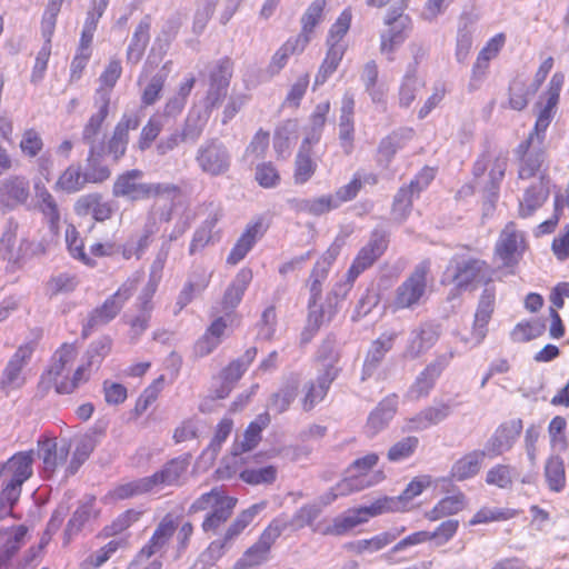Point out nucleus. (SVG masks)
Wrapping results in <instances>:
<instances>
[{
    "instance_id": "33",
    "label": "nucleus",
    "mask_w": 569,
    "mask_h": 569,
    "mask_svg": "<svg viewBox=\"0 0 569 569\" xmlns=\"http://www.w3.org/2000/svg\"><path fill=\"white\" fill-rule=\"evenodd\" d=\"M397 410V401L395 398L381 401L378 407L370 413L367 421V433L375 437L385 429L393 418Z\"/></svg>"
},
{
    "instance_id": "57",
    "label": "nucleus",
    "mask_w": 569,
    "mask_h": 569,
    "mask_svg": "<svg viewBox=\"0 0 569 569\" xmlns=\"http://www.w3.org/2000/svg\"><path fill=\"white\" fill-rule=\"evenodd\" d=\"M122 66L119 59H111L106 66L103 72L99 77L100 86L96 91H103L108 93L109 100H111L112 90L121 77Z\"/></svg>"
},
{
    "instance_id": "35",
    "label": "nucleus",
    "mask_w": 569,
    "mask_h": 569,
    "mask_svg": "<svg viewBox=\"0 0 569 569\" xmlns=\"http://www.w3.org/2000/svg\"><path fill=\"white\" fill-rule=\"evenodd\" d=\"M289 203L296 211L312 216H321L338 208L332 194H325L311 199L295 198L289 200Z\"/></svg>"
},
{
    "instance_id": "47",
    "label": "nucleus",
    "mask_w": 569,
    "mask_h": 569,
    "mask_svg": "<svg viewBox=\"0 0 569 569\" xmlns=\"http://www.w3.org/2000/svg\"><path fill=\"white\" fill-rule=\"evenodd\" d=\"M465 496L462 493L448 496L441 499L432 510L427 513V518L431 521L455 515L465 508Z\"/></svg>"
},
{
    "instance_id": "21",
    "label": "nucleus",
    "mask_w": 569,
    "mask_h": 569,
    "mask_svg": "<svg viewBox=\"0 0 569 569\" xmlns=\"http://www.w3.org/2000/svg\"><path fill=\"white\" fill-rule=\"evenodd\" d=\"M395 338V333H382L371 343L362 367V381H366L376 375L385 356L392 349Z\"/></svg>"
},
{
    "instance_id": "43",
    "label": "nucleus",
    "mask_w": 569,
    "mask_h": 569,
    "mask_svg": "<svg viewBox=\"0 0 569 569\" xmlns=\"http://www.w3.org/2000/svg\"><path fill=\"white\" fill-rule=\"evenodd\" d=\"M371 483L372 482L370 481L365 482L363 479H360L359 477L345 478L329 492L321 496L317 503L322 508L333 502L339 496H347L351 492L362 490L370 487Z\"/></svg>"
},
{
    "instance_id": "53",
    "label": "nucleus",
    "mask_w": 569,
    "mask_h": 569,
    "mask_svg": "<svg viewBox=\"0 0 569 569\" xmlns=\"http://www.w3.org/2000/svg\"><path fill=\"white\" fill-rule=\"evenodd\" d=\"M170 64L171 62H166L158 73H156L148 86L144 88L142 93V103L144 106H151L153 104L162 91L164 81L170 72Z\"/></svg>"
},
{
    "instance_id": "39",
    "label": "nucleus",
    "mask_w": 569,
    "mask_h": 569,
    "mask_svg": "<svg viewBox=\"0 0 569 569\" xmlns=\"http://www.w3.org/2000/svg\"><path fill=\"white\" fill-rule=\"evenodd\" d=\"M548 187L542 180L532 184L525 192L523 200L520 202L519 213L522 218L531 216L548 198Z\"/></svg>"
},
{
    "instance_id": "52",
    "label": "nucleus",
    "mask_w": 569,
    "mask_h": 569,
    "mask_svg": "<svg viewBox=\"0 0 569 569\" xmlns=\"http://www.w3.org/2000/svg\"><path fill=\"white\" fill-rule=\"evenodd\" d=\"M164 127V119L160 114H153L143 126L138 140V148L144 151L151 147Z\"/></svg>"
},
{
    "instance_id": "54",
    "label": "nucleus",
    "mask_w": 569,
    "mask_h": 569,
    "mask_svg": "<svg viewBox=\"0 0 569 569\" xmlns=\"http://www.w3.org/2000/svg\"><path fill=\"white\" fill-rule=\"evenodd\" d=\"M439 377L433 375L428 369H423L416 378L413 383L408 390L407 396L411 400H418L420 398L427 397L430 391L433 389L436 381Z\"/></svg>"
},
{
    "instance_id": "4",
    "label": "nucleus",
    "mask_w": 569,
    "mask_h": 569,
    "mask_svg": "<svg viewBox=\"0 0 569 569\" xmlns=\"http://www.w3.org/2000/svg\"><path fill=\"white\" fill-rule=\"evenodd\" d=\"M400 7L392 9L386 17L388 30L381 34L380 52L392 61L393 52L405 42L411 28V19L403 14L407 7L406 0H399Z\"/></svg>"
},
{
    "instance_id": "42",
    "label": "nucleus",
    "mask_w": 569,
    "mask_h": 569,
    "mask_svg": "<svg viewBox=\"0 0 569 569\" xmlns=\"http://www.w3.org/2000/svg\"><path fill=\"white\" fill-rule=\"evenodd\" d=\"M517 153L521 159V164L519 168V178L529 179L533 177L540 169L545 159V152L542 150V147L533 144L527 151H520L518 147Z\"/></svg>"
},
{
    "instance_id": "63",
    "label": "nucleus",
    "mask_w": 569,
    "mask_h": 569,
    "mask_svg": "<svg viewBox=\"0 0 569 569\" xmlns=\"http://www.w3.org/2000/svg\"><path fill=\"white\" fill-rule=\"evenodd\" d=\"M421 87V82L416 77V73H411V70H407L403 77L402 83L399 90V103L401 107H409L416 99V93Z\"/></svg>"
},
{
    "instance_id": "5",
    "label": "nucleus",
    "mask_w": 569,
    "mask_h": 569,
    "mask_svg": "<svg viewBox=\"0 0 569 569\" xmlns=\"http://www.w3.org/2000/svg\"><path fill=\"white\" fill-rule=\"evenodd\" d=\"M448 274L460 289L489 280V270L485 261L465 256H455L448 266Z\"/></svg>"
},
{
    "instance_id": "7",
    "label": "nucleus",
    "mask_w": 569,
    "mask_h": 569,
    "mask_svg": "<svg viewBox=\"0 0 569 569\" xmlns=\"http://www.w3.org/2000/svg\"><path fill=\"white\" fill-rule=\"evenodd\" d=\"M196 161L204 173L220 176L229 170L231 154L222 141L212 138L200 144L197 150Z\"/></svg>"
},
{
    "instance_id": "29",
    "label": "nucleus",
    "mask_w": 569,
    "mask_h": 569,
    "mask_svg": "<svg viewBox=\"0 0 569 569\" xmlns=\"http://www.w3.org/2000/svg\"><path fill=\"white\" fill-rule=\"evenodd\" d=\"M486 452L473 450L458 459L451 467L450 475L457 481L475 477L481 469Z\"/></svg>"
},
{
    "instance_id": "34",
    "label": "nucleus",
    "mask_w": 569,
    "mask_h": 569,
    "mask_svg": "<svg viewBox=\"0 0 569 569\" xmlns=\"http://www.w3.org/2000/svg\"><path fill=\"white\" fill-rule=\"evenodd\" d=\"M450 413L451 408L447 403L428 407L409 420V429L415 431L425 430L443 421Z\"/></svg>"
},
{
    "instance_id": "13",
    "label": "nucleus",
    "mask_w": 569,
    "mask_h": 569,
    "mask_svg": "<svg viewBox=\"0 0 569 569\" xmlns=\"http://www.w3.org/2000/svg\"><path fill=\"white\" fill-rule=\"evenodd\" d=\"M176 530L172 520L163 519L154 530L149 543L144 546L137 558L129 565L128 569H160V562L152 561L140 568L152 555L160 550L172 537Z\"/></svg>"
},
{
    "instance_id": "36",
    "label": "nucleus",
    "mask_w": 569,
    "mask_h": 569,
    "mask_svg": "<svg viewBox=\"0 0 569 569\" xmlns=\"http://www.w3.org/2000/svg\"><path fill=\"white\" fill-rule=\"evenodd\" d=\"M298 122L287 120L274 132L273 148L279 158H287L290 154L292 144L298 139Z\"/></svg>"
},
{
    "instance_id": "15",
    "label": "nucleus",
    "mask_w": 569,
    "mask_h": 569,
    "mask_svg": "<svg viewBox=\"0 0 569 569\" xmlns=\"http://www.w3.org/2000/svg\"><path fill=\"white\" fill-rule=\"evenodd\" d=\"M522 430L521 420H511L500 425L485 445L486 456L493 458L509 451Z\"/></svg>"
},
{
    "instance_id": "20",
    "label": "nucleus",
    "mask_w": 569,
    "mask_h": 569,
    "mask_svg": "<svg viewBox=\"0 0 569 569\" xmlns=\"http://www.w3.org/2000/svg\"><path fill=\"white\" fill-rule=\"evenodd\" d=\"M32 351L33 349L31 346H21L11 357L3 370L0 381L3 390L17 389L23 385L24 378L22 376V368L30 359Z\"/></svg>"
},
{
    "instance_id": "37",
    "label": "nucleus",
    "mask_w": 569,
    "mask_h": 569,
    "mask_svg": "<svg viewBox=\"0 0 569 569\" xmlns=\"http://www.w3.org/2000/svg\"><path fill=\"white\" fill-rule=\"evenodd\" d=\"M237 505V499L229 496H223L216 505L211 508V511L208 512L207 517L202 522V529L204 531L216 530L220 525L226 522L228 518L231 516L234 507Z\"/></svg>"
},
{
    "instance_id": "19",
    "label": "nucleus",
    "mask_w": 569,
    "mask_h": 569,
    "mask_svg": "<svg viewBox=\"0 0 569 569\" xmlns=\"http://www.w3.org/2000/svg\"><path fill=\"white\" fill-rule=\"evenodd\" d=\"M264 232L266 227L261 218L250 222L227 257V263L232 266L238 264L244 259Z\"/></svg>"
},
{
    "instance_id": "22",
    "label": "nucleus",
    "mask_w": 569,
    "mask_h": 569,
    "mask_svg": "<svg viewBox=\"0 0 569 569\" xmlns=\"http://www.w3.org/2000/svg\"><path fill=\"white\" fill-rule=\"evenodd\" d=\"M496 293L492 288L487 287L479 300L475 315L472 328V346H478L487 333V325L491 318L495 308Z\"/></svg>"
},
{
    "instance_id": "9",
    "label": "nucleus",
    "mask_w": 569,
    "mask_h": 569,
    "mask_svg": "<svg viewBox=\"0 0 569 569\" xmlns=\"http://www.w3.org/2000/svg\"><path fill=\"white\" fill-rule=\"evenodd\" d=\"M526 250L525 236L513 222H509L500 232L496 243L495 253L503 267H513L518 263Z\"/></svg>"
},
{
    "instance_id": "49",
    "label": "nucleus",
    "mask_w": 569,
    "mask_h": 569,
    "mask_svg": "<svg viewBox=\"0 0 569 569\" xmlns=\"http://www.w3.org/2000/svg\"><path fill=\"white\" fill-rule=\"evenodd\" d=\"M152 491L148 477L136 479L117 486L110 491V497L114 500H124Z\"/></svg>"
},
{
    "instance_id": "28",
    "label": "nucleus",
    "mask_w": 569,
    "mask_h": 569,
    "mask_svg": "<svg viewBox=\"0 0 569 569\" xmlns=\"http://www.w3.org/2000/svg\"><path fill=\"white\" fill-rule=\"evenodd\" d=\"M310 37L297 36L288 39L273 54L268 71L270 74H277L287 64L290 56L302 52L309 42Z\"/></svg>"
},
{
    "instance_id": "44",
    "label": "nucleus",
    "mask_w": 569,
    "mask_h": 569,
    "mask_svg": "<svg viewBox=\"0 0 569 569\" xmlns=\"http://www.w3.org/2000/svg\"><path fill=\"white\" fill-rule=\"evenodd\" d=\"M270 423L269 413L259 415L246 429L243 440L233 446H238V450L242 453L252 450L261 439V431Z\"/></svg>"
},
{
    "instance_id": "51",
    "label": "nucleus",
    "mask_w": 569,
    "mask_h": 569,
    "mask_svg": "<svg viewBox=\"0 0 569 569\" xmlns=\"http://www.w3.org/2000/svg\"><path fill=\"white\" fill-rule=\"evenodd\" d=\"M515 468L509 465H496L486 475V482L500 489H511L513 483Z\"/></svg>"
},
{
    "instance_id": "23",
    "label": "nucleus",
    "mask_w": 569,
    "mask_h": 569,
    "mask_svg": "<svg viewBox=\"0 0 569 569\" xmlns=\"http://www.w3.org/2000/svg\"><path fill=\"white\" fill-rule=\"evenodd\" d=\"M189 463V457H178L167 462L161 470L148 477L152 490L169 486H179L180 478L187 471Z\"/></svg>"
},
{
    "instance_id": "62",
    "label": "nucleus",
    "mask_w": 569,
    "mask_h": 569,
    "mask_svg": "<svg viewBox=\"0 0 569 569\" xmlns=\"http://www.w3.org/2000/svg\"><path fill=\"white\" fill-rule=\"evenodd\" d=\"M418 445L419 439L417 437L409 436L402 438L390 447L388 451V459L393 462L405 460L413 455L418 448Z\"/></svg>"
},
{
    "instance_id": "2",
    "label": "nucleus",
    "mask_w": 569,
    "mask_h": 569,
    "mask_svg": "<svg viewBox=\"0 0 569 569\" xmlns=\"http://www.w3.org/2000/svg\"><path fill=\"white\" fill-rule=\"evenodd\" d=\"M390 500L388 498H381L376 500L368 507H360L351 509L341 516L336 517L331 525L321 526L318 525L313 530L321 532L322 535L342 536L349 532L351 529L360 523L368 521L370 517L378 516L386 510L390 509Z\"/></svg>"
},
{
    "instance_id": "10",
    "label": "nucleus",
    "mask_w": 569,
    "mask_h": 569,
    "mask_svg": "<svg viewBox=\"0 0 569 569\" xmlns=\"http://www.w3.org/2000/svg\"><path fill=\"white\" fill-rule=\"evenodd\" d=\"M388 240L385 232L375 230L366 246H363L355 258L348 270V286L359 277L361 272L368 269L385 252Z\"/></svg>"
},
{
    "instance_id": "1",
    "label": "nucleus",
    "mask_w": 569,
    "mask_h": 569,
    "mask_svg": "<svg viewBox=\"0 0 569 569\" xmlns=\"http://www.w3.org/2000/svg\"><path fill=\"white\" fill-rule=\"evenodd\" d=\"M144 173L139 169L127 170L119 174L112 187V194L130 202L150 199L162 193H171L177 187L169 183H148L143 181Z\"/></svg>"
},
{
    "instance_id": "58",
    "label": "nucleus",
    "mask_w": 569,
    "mask_h": 569,
    "mask_svg": "<svg viewBox=\"0 0 569 569\" xmlns=\"http://www.w3.org/2000/svg\"><path fill=\"white\" fill-rule=\"evenodd\" d=\"M277 478V469L273 466H267L258 469H243L240 471V479L252 486L270 485Z\"/></svg>"
},
{
    "instance_id": "56",
    "label": "nucleus",
    "mask_w": 569,
    "mask_h": 569,
    "mask_svg": "<svg viewBox=\"0 0 569 569\" xmlns=\"http://www.w3.org/2000/svg\"><path fill=\"white\" fill-rule=\"evenodd\" d=\"M28 528L23 525L13 527L7 541L0 546V558L10 562L11 558L19 551L24 542Z\"/></svg>"
},
{
    "instance_id": "40",
    "label": "nucleus",
    "mask_w": 569,
    "mask_h": 569,
    "mask_svg": "<svg viewBox=\"0 0 569 569\" xmlns=\"http://www.w3.org/2000/svg\"><path fill=\"white\" fill-rule=\"evenodd\" d=\"M545 478L548 488L553 492H561L566 487L565 462L560 456H550L545 463Z\"/></svg>"
},
{
    "instance_id": "11",
    "label": "nucleus",
    "mask_w": 569,
    "mask_h": 569,
    "mask_svg": "<svg viewBox=\"0 0 569 569\" xmlns=\"http://www.w3.org/2000/svg\"><path fill=\"white\" fill-rule=\"evenodd\" d=\"M232 77V63L230 59L220 60L210 73V83L204 98V104L200 109L211 110L218 107L226 98L230 79Z\"/></svg>"
},
{
    "instance_id": "26",
    "label": "nucleus",
    "mask_w": 569,
    "mask_h": 569,
    "mask_svg": "<svg viewBox=\"0 0 569 569\" xmlns=\"http://www.w3.org/2000/svg\"><path fill=\"white\" fill-rule=\"evenodd\" d=\"M151 19L146 16L140 20L131 37L127 49V63L136 66L141 60L144 50L150 41Z\"/></svg>"
},
{
    "instance_id": "27",
    "label": "nucleus",
    "mask_w": 569,
    "mask_h": 569,
    "mask_svg": "<svg viewBox=\"0 0 569 569\" xmlns=\"http://www.w3.org/2000/svg\"><path fill=\"white\" fill-rule=\"evenodd\" d=\"M33 450L21 451L13 455L6 463L1 465L0 470H8L11 475V481L23 485L33 473Z\"/></svg>"
},
{
    "instance_id": "25",
    "label": "nucleus",
    "mask_w": 569,
    "mask_h": 569,
    "mask_svg": "<svg viewBox=\"0 0 569 569\" xmlns=\"http://www.w3.org/2000/svg\"><path fill=\"white\" fill-rule=\"evenodd\" d=\"M74 210L80 216L91 214L94 220L104 221L112 216L114 207L111 201H103L100 194L90 193L77 200Z\"/></svg>"
},
{
    "instance_id": "32",
    "label": "nucleus",
    "mask_w": 569,
    "mask_h": 569,
    "mask_svg": "<svg viewBox=\"0 0 569 569\" xmlns=\"http://www.w3.org/2000/svg\"><path fill=\"white\" fill-rule=\"evenodd\" d=\"M257 356V348L252 347L246 350L243 356L232 361L226 369H223L221 376L224 382L223 392L219 393V398H223L230 391L231 385L237 382L248 369L249 365L253 361Z\"/></svg>"
},
{
    "instance_id": "50",
    "label": "nucleus",
    "mask_w": 569,
    "mask_h": 569,
    "mask_svg": "<svg viewBox=\"0 0 569 569\" xmlns=\"http://www.w3.org/2000/svg\"><path fill=\"white\" fill-rule=\"evenodd\" d=\"M316 161L312 160V152L299 150L295 161L293 180L296 184H305L315 174Z\"/></svg>"
},
{
    "instance_id": "14",
    "label": "nucleus",
    "mask_w": 569,
    "mask_h": 569,
    "mask_svg": "<svg viewBox=\"0 0 569 569\" xmlns=\"http://www.w3.org/2000/svg\"><path fill=\"white\" fill-rule=\"evenodd\" d=\"M338 375L339 368L332 363H327L323 366V370L319 373L317 379L305 386V396L301 399L303 411L312 410L325 399L331 383L337 379Z\"/></svg>"
},
{
    "instance_id": "24",
    "label": "nucleus",
    "mask_w": 569,
    "mask_h": 569,
    "mask_svg": "<svg viewBox=\"0 0 569 569\" xmlns=\"http://www.w3.org/2000/svg\"><path fill=\"white\" fill-rule=\"evenodd\" d=\"M299 387L300 378L298 375H290L284 378L280 388L270 396L267 408L277 415L286 412L297 398Z\"/></svg>"
},
{
    "instance_id": "38",
    "label": "nucleus",
    "mask_w": 569,
    "mask_h": 569,
    "mask_svg": "<svg viewBox=\"0 0 569 569\" xmlns=\"http://www.w3.org/2000/svg\"><path fill=\"white\" fill-rule=\"evenodd\" d=\"M88 183V176L82 172L79 164H70L58 178L56 182V190L64 191L67 193H74L80 191Z\"/></svg>"
},
{
    "instance_id": "3",
    "label": "nucleus",
    "mask_w": 569,
    "mask_h": 569,
    "mask_svg": "<svg viewBox=\"0 0 569 569\" xmlns=\"http://www.w3.org/2000/svg\"><path fill=\"white\" fill-rule=\"evenodd\" d=\"M430 264L420 262L410 276L397 288L393 305L397 309H415L420 306L427 292V277Z\"/></svg>"
},
{
    "instance_id": "64",
    "label": "nucleus",
    "mask_w": 569,
    "mask_h": 569,
    "mask_svg": "<svg viewBox=\"0 0 569 569\" xmlns=\"http://www.w3.org/2000/svg\"><path fill=\"white\" fill-rule=\"evenodd\" d=\"M141 512L129 509L119 515L111 525L104 527L103 533L106 537L117 536L128 529L131 525L140 519Z\"/></svg>"
},
{
    "instance_id": "41",
    "label": "nucleus",
    "mask_w": 569,
    "mask_h": 569,
    "mask_svg": "<svg viewBox=\"0 0 569 569\" xmlns=\"http://www.w3.org/2000/svg\"><path fill=\"white\" fill-rule=\"evenodd\" d=\"M122 307L114 298L109 297L101 307L96 308L89 316L87 325L83 327V335L96 327L107 325L120 312Z\"/></svg>"
},
{
    "instance_id": "59",
    "label": "nucleus",
    "mask_w": 569,
    "mask_h": 569,
    "mask_svg": "<svg viewBox=\"0 0 569 569\" xmlns=\"http://www.w3.org/2000/svg\"><path fill=\"white\" fill-rule=\"evenodd\" d=\"M546 330L543 322L539 320L519 322L511 331L515 342H526L540 337Z\"/></svg>"
},
{
    "instance_id": "17",
    "label": "nucleus",
    "mask_w": 569,
    "mask_h": 569,
    "mask_svg": "<svg viewBox=\"0 0 569 569\" xmlns=\"http://www.w3.org/2000/svg\"><path fill=\"white\" fill-rule=\"evenodd\" d=\"M30 197V183L24 176H10L0 182V204L13 210L27 203Z\"/></svg>"
},
{
    "instance_id": "31",
    "label": "nucleus",
    "mask_w": 569,
    "mask_h": 569,
    "mask_svg": "<svg viewBox=\"0 0 569 569\" xmlns=\"http://www.w3.org/2000/svg\"><path fill=\"white\" fill-rule=\"evenodd\" d=\"M252 280V272L249 269H241L232 280V282L227 288L223 299L222 306L223 310L231 311L233 310L242 300V297Z\"/></svg>"
},
{
    "instance_id": "46",
    "label": "nucleus",
    "mask_w": 569,
    "mask_h": 569,
    "mask_svg": "<svg viewBox=\"0 0 569 569\" xmlns=\"http://www.w3.org/2000/svg\"><path fill=\"white\" fill-rule=\"evenodd\" d=\"M220 216L221 214L218 210L213 211L194 231L189 247L190 254H194L196 252L202 250L211 241L212 230L219 221Z\"/></svg>"
},
{
    "instance_id": "18",
    "label": "nucleus",
    "mask_w": 569,
    "mask_h": 569,
    "mask_svg": "<svg viewBox=\"0 0 569 569\" xmlns=\"http://www.w3.org/2000/svg\"><path fill=\"white\" fill-rule=\"evenodd\" d=\"M38 456L43 462V473L51 477L56 469L66 462L70 445L64 440L58 445L51 439H44L38 441Z\"/></svg>"
},
{
    "instance_id": "6",
    "label": "nucleus",
    "mask_w": 569,
    "mask_h": 569,
    "mask_svg": "<svg viewBox=\"0 0 569 569\" xmlns=\"http://www.w3.org/2000/svg\"><path fill=\"white\" fill-rule=\"evenodd\" d=\"M286 528V521L274 519L261 533L259 540L237 561L234 569H249L266 562L268 560L271 546L281 536Z\"/></svg>"
},
{
    "instance_id": "45",
    "label": "nucleus",
    "mask_w": 569,
    "mask_h": 569,
    "mask_svg": "<svg viewBox=\"0 0 569 569\" xmlns=\"http://www.w3.org/2000/svg\"><path fill=\"white\" fill-rule=\"evenodd\" d=\"M378 460V455L373 452L356 459L348 469V478L359 477L363 479L365 482H372L370 486L378 483L381 480V472L368 475V471L377 465Z\"/></svg>"
},
{
    "instance_id": "12",
    "label": "nucleus",
    "mask_w": 569,
    "mask_h": 569,
    "mask_svg": "<svg viewBox=\"0 0 569 569\" xmlns=\"http://www.w3.org/2000/svg\"><path fill=\"white\" fill-rule=\"evenodd\" d=\"M212 273L213 271L203 263H193L191 266L186 282L177 297L176 306L178 311H181L208 288Z\"/></svg>"
},
{
    "instance_id": "48",
    "label": "nucleus",
    "mask_w": 569,
    "mask_h": 569,
    "mask_svg": "<svg viewBox=\"0 0 569 569\" xmlns=\"http://www.w3.org/2000/svg\"><path fill=\"white\" fill-rule=\"evenodd\" d=\"M266 507L267 502L261 501L243 510L226 531V541H231L237 536H239L247 528V526L251 523L254 517L266 509Z\"/></svg>"
},
{
    "instance_id": "16",
    "label": "nucleus",
    "mask_w": 569,
    "mask_h": 569,
    "mask_svg": "<svg viewBox=\"0 0 569 569\" xmlns=\"http://www.w3.org/2000/svg\"><path fill=\"white\" fill-rule=\"evenodd\" d=\"M140 116L137 112H124L116 124L108 141L107 150L114 161L124 156L129 142V131L138 129Z\"/></svg>"
},
{
    "instance_id": "8",
    "label": "nucleus",
    "mask_w": 569,
    "mask_h": 569,
    "mask_svg": "<svg viewBox=\"0 0 569 569\" xmlns=\"http://www.w3.org/2000/svg\"><path fill=\"white\" fill-rule=\"evenodd\" d=\"M441 325L435 321H422L410 329L403 355L416 360L426 355L440 339Z\"/></svg>"
},
{
    "instance_id": "30",
    "label": "nucleus",
    "mask_w": 569,
    "mask_h": 569,
    "mask_svg": "<svg viewBox=\"0 0 569 569\" xmlns=\"http://www.w3.org/2000/svg\"><path fill=\"white\" fill-rule=\"evenodd\" d=\"M209 118L210 114L208 109L193 107L184 120L181 132H179L184 142L196 143L202 136Z\"/></svg>"
},
{
    "instance_id": "60",
    "label": "nucleus",
    "mask_w": 569,
    "mask_h": 569,
    "mask_svg": "<svg viewBox=\"0 0 569 569\" xmlns=\"http://www.w3.org/2000/svg\"><path fill=\"white\" fill-rule=\"evenodd\" d=\"M43 146L42 137L34 128H29L23 131L19 147L24 157H38L42 151Z\"/></svg>"
},
{
    "instance_id": "61",
    "label": "nucleus",
    "mask_w": 569,
    "mask_h": 569,
    "mask_svg": "<svg viewBox=\"0 0 569 569\" xmlns=\"http://www.w3.org/2000/svg\"><path fill=\"white\" fill-rule=\"evenodd\" d=\"M351 23V11L346 9L338 17L337 21L331 26L327 39L329 47L345 46L343 37L347 34Z\"/></svg>"
},
{
    "instance_id": "55",
    "label": "nucleus",
    "mask_w": 569,
    "mask_h": 569,
    "mask_svg": "<svg viewBox=\"0 0 569 569\" xmlns=\"http://www.w3.org/2000/svg\"><path fill=\"white\" fill-rule=\"evenodd\" d=\"M96 447V441L92 436H83L81 437L76 446L72 460L70 461L67 468V475H74L79 467L88 459L90 453L93 451Z\"/></svg>"
}]
</instances>
